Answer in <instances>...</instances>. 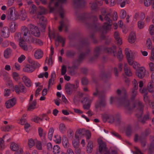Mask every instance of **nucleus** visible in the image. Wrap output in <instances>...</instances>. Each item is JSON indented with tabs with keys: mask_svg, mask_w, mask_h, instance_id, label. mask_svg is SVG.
<instances>
[{
	"mask_svg": "<svg viewBox=\"0 0 154 154\" xmlns=\"http://www.w3.org/2000/svg\"><path fill=\"white\" fill-rule=\"evenodd\" d=\"M102 15L104 17V19L109 23L112 22V20L110 19L111 15L109 13H106V11H104L101 12Z\"/></svg>",
	"mask_w": 154,
	"mask_h": 154,
	"instance_id": "nucleus-26",
	"label": "nucleus"
},
{
	"mask_svg": "<svg viewBox=\"0 0 154 154\" xmlns=\"http://www.w3.org/2000/svg\"><path fill=\"white\" fill-rule=\"evenodd\" d=\"M81 102L83 104V107L84 109L86 110L89 109L91 103L89 99L87 97L84 98L83 100L81 101Z\"/></svg>",
	"mask_w": 154,
	"mask_h": 154,
	"instance_id": "nucleus-11",
	"label": "nucleus"
},
{
	"mask_svg": "<svg viewBox=\"0 0 154 154\" xmlns=\"http://www.w3.org/2000/svg\"><path fill=\"white\" fill-rule=\"evenodd\" d=\"M19 15L21 19L23 20H25L27 17L26 13L25 10H21Z\"/></svg>",
	"mask_w": 154,
	"mask_h": 154,
	"instance_id": "nucleus-42",
	"label": "nucleus"
},
{
	"mask_svg": "<svg viewBox=\"0 0 154 154\" xmlns=\"http://www.w3.org/2000/svg\"><path fill=\"white\" fill-rule=\"evenodd\" d=\"M12 75L13 79L16 81H17L19 80V78L18 77H19V75L17 73L15 72H14L13 73Z\"/></svg>",
	"mask_w": 154,
	"mask_h": 154,
	"instance_id": "nucleus-63",
	"label": "nucleus"
},
{
	"mask_svg": "<svg viewBox=\"0 0 154 154\" xmlns=\"http://www.w3.org/2000/svg\"><path fill=\"white\" fill-rule=\"evenodd\" d=\"M109 22L108 23L106 22L104 23L102 27V28L103 29V30L102 31L103 33H106L107 31H109L111 29V24Z\"/></svg>",
	"mask_w": 154,
	"mask_h": 154,
	"instance_id": "nucleus-23",
	"label": "nucleus"
},
{
	"mask_svg": "<svg viewBox=\"0 0 154 154\" xmlns=\"http://www.w3.org/2000/svg\"><path fill=\"white\" fill-rule=\"evenodd\" d=\"M17 25L14 22H12L10 25V29L11 32H14L17 27Z\"/></svg>",
	"mask_w": 154,
	"mask_h": 154,
	"instance_id": "nucleus-40",
	"label": "nucleus"
},
{
	"mask_svg": "<svg viewBox=\"0 0 154 154\" xmlns=\"http://www.w3.org/2000/svg\"><path fill=\"white\" fill-rule=\"evenodd\" d=\"M101 48L100 47H97L95 49L94 52V56L90 59V60L92 61L97 59L99 55Z\"/></svg>",
	"mask_w": 154,
	"mask_h": 154,
	"instance_id": "nucleus-19",
	"label": "nucleus"
},
{
	"mask_svg": "<svg viewBox=\"0 0 154 154\" xmlns=\"http://www.w3.org/2000/svg\"><path fill=\"white\" fill-rule=\"evenodd\" d=\"M15 10L14 8H11L9 9V14L7 18L10 20H15L17 19V16L14 11Z\"/></svg>",
	"mask_w": 154,
	"mask_h": 154,
	"instance_id": "nucleus-14",
	"label": "nucleus"
},
{
	"mask_svg": "<svg viewBox=\"0 0 154 154\" xmlns=\"http://www.w3.org/2000/svg\"><path fill=\"white\" fill-rule=\"evenodd\" d=\"M62 143L64 148H67L69 146V143L66 136H63L62 138Z\"/></svg>",
	"mask_w": 154,
	"mask_h": 154,
	"instance_id": "nucleus-35",
	"label": "nucleus"
},
{
	"mask_svg": "<svg viewBox=\"0 0 154 154\" xmlns=\"http://www.w3.org/2000/svg\"><path fill=\"white\" fill-rule=\"evenodd\" d=\"M14 88L15 91L17 94H19L20 93L25 94L27 91L26 88L21 82H19L18 83V85H15Z\"/></svg>",
	"mask_w": 154,
	"mask_h": 154,
	"instance_id": "nucleus-7",
	"label": "nucleus"
},
{
	"mask_svg": "<svg viewBox=\"0 0 154 154\" xmlns=\"http://www.w3.org/2000/svg\"><path fill=\"white\" fill-rule=\"evenodd\" d=\"M28 61L31 64L30 65L34 71L36 68L40 66V64L37 62L35 61L30 57L28 58Z\"/></svg>",
	"mask_w": 154,
	"mask_h": 154,
	"instance_id": "nucleus-15",
	"label": "nucleus"
},
{
	"mask_svg": "<svg viewBox=\"0 0 154 154\" xmlns=\"http://www.w3.org/2000/svg\"><path fill=\"white\" fill-rule=\"evenodd\" d=\"M12 52L11 49L9 48H7L4 51V56L5 58H8L10 56Z\"/></svg>",
	"mask_w": 154,
	"mask_h": 154,
	"instance_id": "nucleus-43",
	"label": "nucleus"
},
{
	"mask_svg": "<svg viewBox=\"0 0 154 154\" xmlns=\"http://www.w3.org/2000/svg\"><path fill=\"white\" fill-rule=\"evenodd\" d=\"M100 100L99 101H98L95 104V107L97 109L99 107H104L106 105L105 95L104 97H102L101 98H100Z\"/></svg>",
	"mask_w": 154,
	"mask_h": 154,
	"instance_id": "nucleus-12",
	"label": "nucleus"
},
{
	"mask_svg": "<svg viewBox=\"0 0 154 154\" xmlns=\"http://www.w3.org/2000/svg\"><path fill=\"white\" fill-rule=\"evenodd\" d=\"M23 71L28 73H31L34 70L29 64L26 65L23 68Z\"/></svg>",
	"mask_w": 154,
	"mask_h": 154,
	"instance_id": "nucleus-31",
	"label": "nucleus"
},
{
	"mask_svg": "<svg viewBox=\"0 0 154 154\" xmlns=\"http://www.w3.org/2000/svg\"><path fill=\"white\" fill-rule=\"evenodd\" d=\"M146 47L148 49H151L152 48V43L150 38H148L146 41Z\"/></svg>",
	"mask_w": 154,
	"mask_h": 154,
	"instance_id": "nucleus-50",
	"label": "nucleus"
},
{
	"mask_svg": "<svg viewBox=\"0 0 154 154\" xmlns=\"http://www.w3.org/2000/svg\"><path fill=\"white\" fill-rule=\"evenodd\" d=\"M15 38L17 41L20 42H24V39L21 38V34L20 33H17L15 35Z\"/></svg>",
	"mask_w": 154,
	"mask_h": 154,
	"instance_id": "nucleus-44",
	"label": "nucleus"
},
{
	"mask_svg": "<svg viewBox=\"0 0 154 154\" xmlns=\"http://www.w3.org/2000/svg\"><path fill=\"white\" fill-rule=\"evenodd\" d=\"M149 116V113H147L142 118H141V119H140L142 117V116L140 118H137L138 119V121L140 122H141L142 124H143L146 123V121L148 120L149 119H150Z\"/></svg>",
	"mask_w": 154,
	"mask_h": 154,
	"instance_id": "nucleus-30",
	"label": "nucleus"
},
{
	"mask_svg": "<svg viewBox=\"0 0 154 154\" xmlns=\"http://www.w3.org/2000/svg\"><path fill=\"white\" fill-rule=\"evenodd\" d=\"M77 87L75 84H71L69 83H66L65 86V89L66 93L68 95H71L73 92L77 90Z\"/></svg>",
	"mask_w": 154,
	"mask_h": 154,
	"instance_id": "nucleus-5",
	"label": "nucleus"
},
{
	"mask_svg": "<svg viewBox=\"0 0 154 154\" xmlns=\"http://www.w3.org/2000/svg\"><path fill=\"white\" fill-rule=\"evenodd\" d=\"M121 115L119 113L116 114L115 116L111 115L109 116L108 122L110 123L115 122L116 125H119L121 122Z\"/></svg>",
	"mask_w": 154,
	"mask_h": 154,
	"instance_id": "nucleus-6",
	"label": "nucleus"
},
{
	"mask_svg": "<svg viewBox=\"0 0 154 154\" xmlns=\"http://www.w3.org/2000/svg\"><path fill=\"white\" fill-rule=\"evenodd\" d=\"M66 2V0H50L48 5L50 12H53L55 8L59 5V3L64 4Z\"/></svg>",
	"mask_w": 154,
	"mask_h": 154,
	"instance_id": "nucleus-4",
	"label": "nucleus"
},
{
	"mask_svg": "<svg viewBox=\"0 0 154 154\" xmlns=\"http://www.w3.org/2000/svg\"><path fill=\"white\" fill-rule=\"evenodd\" d=\"M54 131V130L53 128L51 127V128L48 131V139L51 140L52 139L53 134Z\"/></svg>",
	"mask_w": 154,
	"mask_h": 154,
	"instance_id": "nucleus-52",
	"label": "nucleus"
},
{
	"mask_svg": "<svg viewBox=\"0 0 154 154\" xmlns=\"http://www.w3.org/2000/svg\"><path fill=\"white\" fill-rule=\"evenodd\" d=\"M43 54V51L40 49H38L35 52L34 56L36 59H39L42 57Z\"/></svg>",
	"mask_w": 154,
	"mask_h": 154,
	"instance_id": "nucleus-29",
	"label": "nucleus"
},
{
	"mask_svg": "<svg viewBox=\"0 0 154 154\" xmlns=\"http://www.w3.org/2000/svg\"><path fill=\"white\" fill-rule=\"evenodd\" d=\"M138 140L140 143L141 146L143 147L145 146L146 141L145 138L143 137V134H141L139 137L137 134H135L134 138V141L137 142Z\"/></svg>",
	"mask_w": 154,
	"mask_h": 154,
	"instance_id": "nucleus-10",
	"label": "nucleus"
},
{
	"mask_svg": "<svg viewBox=\"0 0 154 154\" xmlns=\"http://www.w3.org/2000/svg\"><path fill=\"white\" fill-rule=\"evenodd\" d=\"M85 56V54L84 53H80L79 54L78 58L77 60V62L79 63H81L83 60Z\"/></svg>",
	"mask_w": 154,
	"mask_h": 154,
	"instance_id": "nucleus-46",
	"label": "nucleus"
},
{
	"mask_svg": "<svg viewBox=\"0 0 154 154\" xmlns=\"http://www.w3.org/2000/svg\"><path fill=\"white\" fill-rule=\"evenodd\" d=\"M58 11L60 15L61 18H63L64 17L65 11L62 7H60L59 8Z\"/></svg>",
	"mask_w": 154,
	"mask_h": 154,
	"instance_id": "nucleus-51",
	"label": "nucleus"
},
{
	"mask_svg": "<svg viewBox=\"0 0 154 154\" xmlns=\"http://www.w3.org/2000/svg\"><path fill=\"white\" fill-rule=\"evenodd\" d=\"M60 131L62 133H64L66 131V128L63 123H60L59 126Z\"/></svg>",
	"mask_w": 154,
	"mask_h": 154,
	"instance_id": "nucleus-47",
	"label": "nucleus"
},
{
	"mask_svg": "<svg viewBox=\"0 0 154 154\" xmlns=\"http://www.w3.org/2000/svg\"><path fill=\"white\" fill-rule=\"evenodd\" d=\"M13 126L12 125H8L3 126L1 128L2 131L5 132H9L12 128Z\"/></svg>",
	"mask_w": 154,
	"mask_h": 154,
	"instance_id": "nucleus-39",
	"label": "nucleus"
},
{
	"mask_svg": "<svg viewBox=\"0 0 154 154\" xmlns=\"http://www.w3.org/2000/svg\"><path fill=\"white\" fill-rule=\"evenodd\" d=\"M146 70L143 67L140 68L138 71L136 72V75L139 78H143L145 75Z\"/></svg>",
	"mask_w": 154,
	"mask_h": 154,
	"instance_id": "nucleus-13",
	"label": "nucleus"
},
{
	"mask_svg": "<svg viewBox=\"0 0 154 154\" xmlns=\"http://www.w3.org/2000/svg\"><path fill=\"white\" fill-rule=\"evenodd\" d=\"M100 76L103 79H109L111 77V74L110 72L106 73L104 70L102 69L100 75Z\"/></svg>",
	"mask_w": 154,
	"mask_h": 154,
	"instance_id": "nucleus-24",
	"label": "nucleus"
},
{
	"mask_svg": "<svg viewBox=\"0 0 154 154\" xmlns=\"http://www.w3.org/2000/svg\"><path fill=\"white\" fill-rule=\"evenodd\" d=\"M60 151V148L58 145H55L53 147V152L54 154L58 153Z\"/></svg>",
	"mask_w": 154,
	"mask_h": 154,
	"instance_id": "nucleus-54",
	"label": "nucleus"
},
{
	"mask_svg": "<svg viewBox=\"0 0 154 154\" xmlns=\"http://www.w3.org/2000/svg\"><path fill=\"white\" fill-rule=\"evenodd\" d=\"M138 105L140 108V109L139 111V112L136 114V116L137 118H139L142 116L143 114L144 106L142 102L140 101H139L138 102Z\"/></svg>",
	"mask_w": 154,
	"mask_h": 154,
	"instance_id": "nucleus-25",
	"label": "nucleus"
},
{
	"mask_svg": "<svg viewBox=\"0 0 154 154\" xmlns=\"http://www.w3.org/2000/svg\"><path fill=\"white\" fill-rule=\"evenodd\" d=\"M73 2L77 8L83 7L86 4L85 0H74Z\"/></svg>",
	"mask_w": 154,
	"mask_h": 154,
	"instance_id": "nucleus-18",
	"label": "nucleus"
},
{
	"mask_svg": "<svg viewBox=\"0 0 154 154\" xmlns=\"http://www.w3.org/2000/svg\"><path fill=\"white\" fill-rule=\"evenodd\" d=\"M137 95V90L132 89L131 94V100H134Z\"/></svg>",
	"mask_w": 154,
	"mask_h": 154,
	"instance_id": "nucleus-56",
	"label": "nucleus"
},
{
	"mask_svg": "<svg viewBox=\"0 0 154 154\" xmlns=\"http://www.w3.org/2000/svg\"><path fill=\"white\" fill-rule=\"evenodd\" d=\"M28 144L29 148H32L35 144L34 140L32 138L29 140Z\"/></svg>",
	"mask_w": 154,
	"mask_h": 154,
	"instance_id": "nucleus-57",
	"label": "nucleus"
},
{
	"mask_svg": "<svg viewBox=\"0 0 154 154\" xmlns=\"http://www.w3.org/2000/svg\"><path fill=\"white\" fill-rule=\"evenodd\" d=\"M16 103V99L13 98L10 99L5 103L6 108L8 109L10 108L13 107Z\"/></svg>",
	"mask_w": 154,
	"mask_h": 154,
	"instance_id": "nucleus-20",
	"label": "nucleus"
},
{
	"mask_svg": "<svg viewBox=\"0 0 154 154\" xmlns=\"http://www.w3.org/2000/svg\"><path fill=\"white\" fill-rule=\"evenodd\" d=\"M136 38V34L134 32H131L129 37L128 41L131 43H133L134 42Z\"/></svg>",
	"mask_w": 154,
	"mask_h": 154,
	"instance_id": "nucleus-32",
	"label": "nucleus"
},
{
	"mask_svg": "<svg viewBox=\"0 0 154 154\" xmlns=\"http://www.w3.org/2000/svg\"><path fill=\"white\" fill-rule=\"evenodd\" d=\"M33 42L36 44H38L40 45H42L43 44V42L41 40L38 39H33Z\"/></svg>",
	"mask_w": 154,
	"mask_h": 154,
	"instance_id": "nucleus-60",
	"label": "nucleus"
},
{
	"mask_svg": "<svg viewBox=\"0 0 154 154\" xmlns=\"http://www.w3.org/2000/svg\"><path fill=\"white\" fill-rule=\"evenodd\" d=\"M1 34L2 37L5 38H8L10 35V32L8 28L5 27L1 30Z\"/></svg>",
	"mask_w": 154,
	"mask_h": 154,
	"instance_id": "nucleus-22",
	"label": "nucleus"
},
{
	"mask_svg": "<svg viewBox=\"0 0 154 154\" xmlns=\"http://www.w3.org/2000/svg\"><path fill=\"white\" fill-rule=\"evenodd\" d=\"M0 145L1 150H3L5 148V145L4 141L2 138H0Z\"/></svg>",
	"mask_w": 154,
	"mask_h": 154,
	"instance_id": "nucleus-62",
	"label": "nucleus"
},
{
	"mask_svg": "<svg viewBox=\"0 0 154 154\" xmlns=\"http://www.w3.org/2000/svg\"><path fill=\"white\" fill-rule=\"evenodd\" d=\"M56 40L58 42L62 43V46H64L65 43V39L63 38L61 36L58 35L57 37Z\"/></svg>",
	"mask_w": 154,
	"mask_h": 154,
	"instance_id": "nucleus-48",
	"label": "nucleus"
},
{
	"mask_svg": "<svg viewBox=\"0 0 154 154\" xmlns=\"http://www.w3.org/2000/svg\"><path fill=\"white\" fill-rule=\"evenodd\" d=\"M93 146L92 141H89L87 147V151L88 153H91L92 150Z\"/></svg>",
	"mask_w": 154,
	"mask_h": 154,
	"instance_id": "nucleus-38",
	"label": "nucleus"
},
{
	"mask_svg": "<svg viewBox=\"0 0 154 154\" xmlns=\"http://www.w3.org/2000/svg\"><path fill=\"white\" fill-rule=\"evenodd\" d=\"M78 18L79 20L85 21L87 27L93 29L95 32L99 31L101 29L100 24L95 23L97 20V18L95 16L86 14L80 15Z\"/></svg>",
	"mask_w": 154,
	"mask_h": 154,
	"instance_id": "nucleus-1",
	"label": "nucleus"
},
{
	"mask_svg": "<svg viewBox=\"0 0 154 154\" xmlns=\"http://www.w3.org/2000/svg\"><path fill=\"white\" fill-rule=\"evenodd\" d=\"M99 144L98 151L96 152V154H117V152L115 150L110 149L108 150L106 147V145L105 143L102 140H100L98 142Z\"/></svg>",
	"mask_w": 154,
	"mask_h": 154,
	"instance_id": "nucleus-3",
	"label": "nucleus"
},
{
	"mask_svg": "<svg viewBox=\"0 0 154 154\" xmlns=\"http://www.w3.org/2000/svg\"><path fill=\"white\" fill-rule=\"evenodd\" d=\"M124 70L125 71V74L126 75L128 76H131L132 75V73L130 69L128 68L127 66V64H125Z\"/></svg>",
	"mask_w": 154,
	"mask_h": 154,
	"instance_id": "nucleus-36",
	"label": "nucleus"
},
{
	"mask_svg": "<svg viewBox=\"0 0 154 154\" xmlns=\"http://www.w3.org/2000/svg\"><path fill=\"white\" fill-rule=\"evenodd\" d=\"M116 92L117 94L120 95V97L117 98L118 103L125 107L127 113L130 114L133 109L136 106L135 104H133V106H131L129 100L127 98L126 91L125 89L122 91L118 89Z\"/></svg>",
	"mask_w": 154,
	"mask_h": 154,
	"instance_id": "nucleus-2",
	"label": "nucleus"
},
{
	"mask_svg": "<svg viewBox=\"0 0 154 154\" xmlns=\"http://www.w3.org/2000/svg\"><path fill=\"white\" fill-rule=\"evenodd\" d=\"M28 27L30 29L31 34L36 37H39L40 35V33L38 28L36 26L32 24L28 25Z\"/></svg>",
	"mask_w": 154,
	"mask_h": 154,
	"instance_id": "nucleus-8",
	"label": "nucleus"
},
{
	"mask_svg": "<svg viewBox=\"0 0 154 154\" xmlns=\"http://www.w3.org/2000/svg\"><path fill=\"white\" fill-rule=\"evenodd\" d=\"M39 10L38 11L37 15H38V17L40 15L45 14L46 12V10L42 7L39 6Z\"/></svg>",
	"mask_w": 154,
	"mask_h": 154,
	"instance_id": "nucleus-45",
	"label": "nucleus"
},
{
	"mask_svg": "<svg viewBox=\"0 0 154 154\" xmlns=\"http://www.w3.org/2000/svg\"><path fill=\"white\" fill-rule=\"evenodd\" d=\"M89 43V42L88 38H82L79 42V46L82 47L84 46H88Z\"/></svg>",
	"mask_w": 154,
	"mask_h": 154,
	"instance_id": "nucleus-28",
	"label": "nucleus"
},
{
	"mask_svg": "<svg viewBox=\"0 0 154 154\" xmlns=\"http://www.w3.org/2000/svg\"><path fill=\"white\" fill-rule=\"evenodd\" d=\"M10 148L12 150L14 151H17L19 148L18 145L14 143H12L11 144Z\"/></svg>",
	"mask_w": 154,
	"mask_h": 154,
	"instance_id": "nucleus-49",
	"label": "nucleus"
},
{
	"mask_svg": "<svg viewBox=\"0 0 154 154\" xmlns=\"http://www.w3.org/2000/svg\"><path fill=\"white\" fill-rule=\"evenodd\" d=\"M123 56L122 53V50L121 48H119V50L117 57L119 60H121L123 58Z\"/></svg>",
	"mask_w": 154,
	"mask_h": 154,
	"instance_id": "nucleus-59",
	"label": "nucleus"
},
{
	"mask_svg": "<svg viewBox=\"0 0 154 154\" xmlns=\"http://www.w3.org/2000/svg\"><path fill=\"white\" fill-rule=\"evenodd\" d=\"M116 47L115 45H113L112 48H105L104 49V50L105 52L108 53L113 52L115 53L114 50H116Z\"/></svg>",
	"mask_w": 154,
	"mask_h": 154,
	"instance_id": "nucleus-41",
	"label": "nucleus"
},
{
	"mask_svg": "<svg viewBox=\"0 0 154 154\" xmlns=\"http://www.w3.org/2000/svg\"><path fill=\"white\" fill-rule=\"evenodd\" d=\"M72 145L75 148H77L79 147V140H76L75 139H73L72 141Z\"/></svg>",
	"mask_w": 154,
	"mask_h": 154,
	"instance_id": "nucleus-53",
	"label": "nucleus"
},
{
	"mask_svg": "<svg viewBox=\"0 0 154 154\" xmlns=\"http://www.w3.org/2000/svg\"><path fill=\"white\" fill-rule=\"evenodd\" d=\"M86 131L82 129H79L75 132V137L76 140H79V137H81L85 134Z\"/></svg>",
	"mask_w": 154,
	"mask_h": 154,
	"instance_id": "nucleus-17",
	"label": "nucleus"
},
{
	"mask_svg": "<svg viewBox=\"0 0 154 154\" xmlns=\"http://www.w3.org/2000/svg\"><path fill=\"white\" fill-rule=\"evenodd\" d=\"M22 79L23 82L26 87L29 88L32 86V83L29 78L26 76H24L22 78Z\"/></svg>",
	"mask_w": 154,
	"mask_h": 154,
	"instance_id": "nucleus-21",
	"label": "nucleus"
},
{
	"mask_svg": "<svg viewBox=\"0 0 154 154\" xmlns=\"http://www.w3.org/2000/svg\"><path fill=\"white\" fill-rule=\"evenodd\" d=\"M144 4L146 7L151 5L152 8L154 9V0H144Z\"/></svg>",
	"mask_w": 154,
	"mask_h": 154,
	"instance_id": "nucleus-37",
	"label": "nucleus"
},
{
	"mask_svg": "<svg viewBox=\"0 0 154 154\" xmlns=\"http://www.w3.org/2000/svg\"><path fill=\"white\" fill-rule=\"evenodd\" d=\"M82 83L83 85H86L88 83V81L87 78L85 77H83L81 80Z\"/></svg>",
	"mask_w": 154,
	"mask_h": 154,
	"instance_id": "nucleus-61",
	"label": "nucleus"
},
{
	"mask_svg": "<svg viewBox=\"0 0 154 154\" xmlns=\"http://www.w3.org/2000/svg\"><path fill=\"white\" fill-rule=\"evenodd\" d=\"M24 42H20L19 45L25 51H27L28 50L27 46L24 43Z\"/></svg>",
	"mask_w": 154,
	"mask_h": 154,
	"instance_id": "nucleus-58",
	"label": "nucleus"
},
{
	"mask_svg": "<svg viewBox=\"0 0 154 154\" xmlns=\"http://www.w3.org/2000/svg\"><path fill=\"white\" fill-rule=\"evenodd\" d=\"M37 18L39 19V24L42 28L41 31L44 32L47 24L46 19L42 15H40L38 17V15H37Z\"/></svg>",
	"mask_w": 154,
	"mask_h": 154,
	"instance_id": "nucleus-9",
	"label": "nucleus"
},
{
	"mask_svg": "<svg viewBox=\"0 0 154 154\" xmlns=\"http://www.w3.org/2000/svg\"><path fill=\"white\" fill-rule=\"evenodd\" d=\"M37 102L35 100L32 102H29V106L27 110L28 111H31L36 108V104Z\"/></svg>",
	"mask_w": 154,
	"mask_h": 154,
	"instance_id": "nucleus-27",
	"label": "nucleus"
},
{
	"mask_svg": "<svg viewBox=\"0 0 154 154\" xmlns=\"http://www.w3.org/2000/svg\"><path fill=\"white\" fill-rule=\"evenodd\" d=\"M105 94L103 92L99 91L97 88H96L95 92L93 94V95L94 96H98L99 98H101L102 97L104 96Z\"/></svg>",
	"mask_w": 154,
	"mask_h": 154,
	"instance_id": "nucleus-33",
	"label": "nucleus"
},
{
	"mask_svg": "<svg viewBox=\"0 0 154 154\" xmlns=\"http://www.w3.org/2000/svg\"><path fill=\"white\" fill-rule=\"evenodd\" d=\"M28 29L27 27L25 26L23 27L22 30V33L23 34L24 36H26L28 33Z\"/></svg>",
	"mask_w": 154,
	"mask_h": 154,
	"instance_id": "nucleus-55",
	"label": "nucleus"
},
{
	"mask_svg": "<svg viewBox=\"0 0 154 154\" xmlns=\"http://www.w3.org/2000/svg\"><path fill=\"white\" fill-rule=\"evenodd\" d=\"M132 83L133 85V88L132 89H135L137 90L138 88V83L137 81L135 79H134V80L132 82Z\"/></svg>",
	"mask_w": 154,
	"mask_h": 154,
	"instance_id": "nucleus-64",
	"label": "nucleus"
},
{
	"mask_svg": "<svg viewBox=\"0 0 154 154\" xmlns=\"http://www.w3.org/2000/svg\"><path fill=\"white\" fill-rule=\"evenodd\" d=\"M76 53L74 51L68 50L66 53V56L68 57H73L75 55Z\"/></svg>",
	"mask_w": 154,
	"mask_h": 154,
	"instance_id": "nucleus-34",
	"label": "nucleus"
},
{
	"mask_svg": "<svg viewBox=\"0 0 154 154\" xmlns=\"http://www.w3.org/2000/svg\"><path fill=\"white\" fill-rule=\"evenodd\" d=\"M78 68V66L75 65H73L71 67H68L69 74L72 75H75L77 73Z\"/></svg>",
	"mask_w": 154,
	"mask_h": 154,
	"instance_id": "nucleus-16",
	"label": "nucleus"
}]
</instances>
